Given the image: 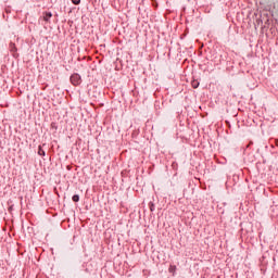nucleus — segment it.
<instances>
[{
	"label": "nucleus",
	"mask_w": 278,
	"mask_h": 278,
	"mask_svg": "<svg viewBox=\"0 0 278 278\" xmlns=\"http://www.w3.org/2000/svg\"><path fill=\"white\" fill-rule=\"evenodd\" d=\"M176 270H177V266H175V265H170L169 268H168V271H169L170 274H173V276L176 275Z\"/></svg>",
	"instance_id": "3"
},
{
	"label": "nucleus",
	"mask_w": 278,
	"mask_h": 278,
	"mask_svg": "<svg viewBox=\"0 0 278 278\" xmlns=\"http://www.w3.org/2000/svg\"><path fill=\"white\" fill-rule=\"evenodd\" d=\"M72 200H73L74 202H78V201H79V195H74V197L72 198Z\"/></svg>",
	"instance_id": "5"
},
{
	"label": "nucleus",
	"mask_w": 278,
	"mask_h": 278,
	"mask_svg": "<svg viewBox=\"0 0 278 278\" xmlns=\"http://www.w3.org/2000/svg\"><path fill=\"white\" fill-rule=\"evenodd\" d=\"M71 83L74 86L80 85L81 84V78H80L79 74H77V73L73 74V76H71Z\"/></svg>",
	"instance_id": "1"
},
{
	"label": "nucleus",
	"mask_w": 278,
	"mask_h": 278,
	"mask_svg": "<svg viewBox=\"0 0 278 278\" xmlns=\"http://www.w3.org/2000/svg\"><path fill=\"white\" fill-rule=\"evenodd\" d=\"M37 153H39V155H41V156L46 155V152H45V150L42 149L41 146H39V151H37Z\"/></svg>",
	"instance_id": "4"
},
{
	"label": "nucleus",
	"mask_w": 278,
	"mask_h": 278,
	"mask_svg": "<svg viewBox=\"0 0 278 278\" xmlns=\"http://www.w3.org/2000/svg\"><path fill=\"white\" fill-rule=\"evenodd\" d=\"M72 2H73V4H75V5H79L80 0H72Z\"/></svg>",
	"instance_id": "6"
},
{
	"label": "nucleus",
	"mask_w": 278,
	"mask_h": 278,
	"mask_svg": "<svg viewBox=\"0 0 278 278\" xmlns=\"http://www.w3.org/2000/svg\"><path fill=\"white\" fill-rule=\"evenodd\" d=\"M193 88H198V84H194V85H193Z\"/></svg>",
	"instance_id": "7"
},
{
	"label": "nucleus",
	"mask_w": 278,
	"mask_h": 278,
	"mask_svg": "<svg viewBox=\"0 0 278 278\" xmlns=\"http://www.w3.org/2000/svg\"><path fill=\"white\" fill-rule=\"evenodd\" d=\"M42 18L45 22H49L52 18V13L51 12H43L42 13Z\"/></svg>",
	"instance_id": "2"
}]
</instances>
